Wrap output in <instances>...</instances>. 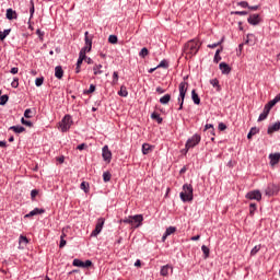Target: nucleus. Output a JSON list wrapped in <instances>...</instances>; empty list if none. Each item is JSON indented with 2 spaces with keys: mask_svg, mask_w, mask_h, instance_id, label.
Here are the masks:
<instances>
[{
  "mask_svg": "<svg viewBox=\"0 0 280 280\" xmlns=\"http://www.w3.org/2000/svg\"><path fill=\"white\" fill-rule=\"evenodd\" d=\"M202 44H198V40L191 39L188 43L185 44L184 46V51L187 56H196L198 51H200V47Z\"/></svg>",
  "mask_w": 280,
  "mask_h": 280,
  "instance_id": "1",
  "label": "nucleus"
},
{
  "mask_svg": "<svg viewBox=\"0 0 280 280\" xmlns=\"http://www.w3.org/2000/svg\"><path fill=\"white\" fill-rule=\"evenodd\" d=\"M179 198L183 202H191L194 200V186L191 184H184Z\"/></svg>",
  "mask_w": 280,
  "mask_h": 280,
  "instance_id": "2",
  "label": "nucleus"
},
{
  "mask_svg": "<svg viewBox=\"0 0 280 280\" xmlns=\"http://www.w3.org/2000/svg\"><path fill=\"white\" fill-rule=\"evenodd\" d=\"M124 224H131L135 229H139L143 222V214H136L122 220Z\"/></svg>",
  "mask_w": 280,
  "mask_h": 280,
  "instance_id": "3",
  "label": "nucleus"
},
{
  "mask_svg": "<svg viewBox=\"0 0 280 280\" xmlns=\"http://www.w3.org/2000/svg\"><path fill=\"white\" fill-rule=\"evenodd\" d=\"M71 126H73V119L71 118V115L68 114L61 119L59 127L61 128V132H69Z\"/></svg>",
  "mask_w": 280,
  "mask_h": 280,
  "instance_id": "4",
  "label": "nucleus"
},
{
  "mask_svg": "<svg viewBox=\"0 0 280 280\" xmlns=\"http://www.w3.org/2000/svg\"><path fill=\"white\" fill-rule=\"evenodd\" d=\"M200 141H202V137L198 133H195L191 138H189L186 141V152H189L191 148H196V145H198Z\"/></svg>",
  "mask_w": 280,
  "mask_h": 280,
  "instance_id": "5",
  "label": "nucleus"
},
{
  "mask_svg": "<svg viewBox=\"0 0 280 280\" xmlns=\"http://www.w3.org/2000/svg\"><path fill=\"white\" fill-rule=\"evenodd\" d=\"M104 222H106V220L104 218H100L97 220L95 229L91 233V237H97V235H100V233H102V230L104 229Z\"/></svg>",
  "mask_w": 280,
  "mask_h": 280,
  "instance_id": "6",
  "label": "nucleus"
},
{
  "mask_svg": "<svg viewBox=\"0 0 280 280\" xmlns=\"http://www.w3.org/2000/svg\"><path fill=\"white\" fill-rule=\"evenodd\" d=\"M104 222H106V220L104 218H100L97 220L95 229L91 233V237H97V235H100V233H102V230L104 229Z\"/></svg>",
  "mask_w": 280,
  "mask_h": 280,
  "instance_id": "7",
  "label": "nucleus"
},
{
  "mask_svg": "<svg viewBox=\"0 0 280 280\" xmlns=\"http://www.w3.org/2000/svg\"><path fill=\"white\" fill-rule=\"evenodd\" d=\"M245 198H247V200H257V202H259L261 200V191L252 190L246 194Z\"/></svg>",
  "mask_w": 280,
  "mask_h": 280,
  "instance_id": "8",
  "label": "nucleus"
},
{
  "mask_svg": "<svg viewBox=\"0 0 280 280\" xmlns=\"http://www.w3.org/2000/svg\"><path fill=\"white\" fill-rule=\"evenodd\" d=\"M266 196H276L279 194V186L275 184H268L267 188L265 189Z\"/></svg>",
  "mask_w": 280,
  "mask_h": 280,
  "instance_id": "9",
  "label": "nucleus"
},
{
  "mask_svg": "<svg viewBox=\"0 0 280 280\" xmlns=\"http://www.w3.org/2000/svg\"><path fill=\"white\" fill-rule=\"evenodd\" d=\"M102 156H103L104 161H107V163H110V161L113 159V152H110V150L108 149V145L103 147Z\"/></svg>",
  "mask_w": 280,
  "mask_h": 280,
  "instance_id": "10",
  "label": "nucleus"
},
{
  "mask_svg": "<svg viewBox=\"0 0 280 280\" xmlns=\"http://www.w3.org/2000/svg\"><path fill=\"white\" fill-rule=\"evenodd\" d=\"M247 22L249 23V25H259V23H261V18L259 16V14H250L247 19Z\"/></svg>",
  "mask_w": 280,
  "mask_h": 280,
  "instance_id": "11",
  "label": "nucleus"
},
{
  "mask_svg": "<svg viewBox=\"0 0 280 280\" xmlns=\"http://www.w3.org/2000/svg\"><path fill=\"white\" fill-rule=\"evenodd\" d=\"M269 160H270L271 167H275V165H278L280 161V153H270Z\"/></svg>",
  "mask_w": 280,
  "mask_h": 280,
  "instance_id": "12",
  "label": "nucleus"
},
{
  "mask_svg": "<svg viewBox=\"0 0 280 280\" xmlns=\"http://www.w3.org/2000/svg\"><path fill=\"white\" fill-rule=\"evenodd\" d=\"M219 69L223 73V75H229V73H231V66H229V63L226 62H221L219 65Z\"/></svg>",
  "mask_w": 280,
  "mask_h": 280,
  "instance_id": "13",
  "label": "nucleus"
},
{
  "mask_svg": "<svg viewBox=\"0 0 280 280\" xmlns=\"http://www.w3.org/2000/svg\"><path fill=\"white\" fill-rule=\"evenodd\" d=\"M42 213H45V209L35 208L30 213L25 214L24 218H34V215H42Z\"/></svg>",
  "mask_w": 280,
  "mask_h": 280,
  "instance_id": "14",
  "label": "nucleus"
},
{
  "mask_svg": "<svg viewBox=\"0 0 280 280\" xmlns=\"http://www.w3.org/2000/svg\"><path fill=\"white\" fill-rule=\"evenodd\" d=\"M280 130V121L275 122L273 125H270L267 129V133L272 135L275 132H279Z\"/></svg>",
  "mask_w": 280,
  "mask_h": 280,
  "instance_id": "15",
  "label": "nucleus"
},
{
  "mask_svg": "<svg viewBox=\"0 0 280 280\" xmlns=\"http://www.w3.org/2000/svg\"><path fill=\"white\" fill-rule=\"evenodd\" d=\"M5 16L9 21H14V19H19V14L13 9H7Z\"/></svg>",
  "mask_w": 280,
  "mask_h": 280,
  "instance_id": "16",
  "label": "nucleus"
},
{
  "mask_svg": "<svg viewBox=\"0 0 280 280\" xmlns=\"http://www.w3.org/2000/svg\"><path fill=\"white\" fill-rule=\"evenodd\" d=\"M170 270H171V272H172V270H174L172 265L162 266L161 271H160L161 277H167V275H170Z\"/></svg>",
  "mask_w": 280,
  "mask_h": 280,
  "instance_id": "17",
  "label": "nucleus"
},
{
  "mask_svg": "<svg viewBox=\"0 0 280 280\" xmlns=\"http://www.w3.org/2000/svg\"><path fill=\"white\" fill-rule=\"evenodd\" d=\"M268 115H270V108L265 105L262 113L258 117V121H264L268 119Z\"/></svg>",
  "mask_w": 280,
  "mask_h": 280,
  "instance_id": "18",
  "label": "nucleus"
},
{
  "mask_svg": "<svg viewBox=\"0 0 280 280\" xmlns=\"http://www.w3.org/2000/svg\"><path fill=\"white\" fill-rule=\"evenodd\" d=\"M63 77H65V70H62V66H57L55 68V78H57V80H62Z\"/></svg>",
  "mask_w": 280,
  "mask_h": 280,
  "instance_id": "19",
  "label": "nucleus"
},
{
  "mask_svg": "<svg viewBox=\"0 0 280 280\" xmlns=\"http://www.w3.org/2000/svg\"><path fill=\"white\" fill-rule=\"evenodd\" d=\"M187 89H189V83L188 82H180L179 83V95H187Z\"/></svg>",
  "mask_w": 280,
  "mask_h": 280,
  "instance_id": "20",
  "label": "nucleus"
},
{
  "mask_svg": "<svg viewBox=\"0 0 280 280\" xmlns=\"http://www.w3.org/2000/svg\"><path fill=\"white\" fill-rule=\"evenodd\" d=\"M279 102H280V96L278 94V95H276V97L273 100L269 101L265 106H268L269 109L272 110V107L277 106V104H279Z\"/></svg>",
  "mask_w": 280,
  "mask_h": 280,
  "instance_id": "21",
  "label": "nucleus"
},
{
  "mask_svg": "<svg viewBox=\"0 0 280 280\" xmlns=\"http://www.w3.org/2000/svg\"><path fill=\"white\" fill-rule=\"evenodd\" d=\"M84 36L85 47H89V49H93V37H89V32H85Z\"/></svg>",
  "mask_w": 280,
  "mask_h": 280,
  "instance_id": "22",
  "label": "nucleus"
},
{
  "mask_svg": "<svg viewBox=\"0 0 280 280\" xmlns=\"http://www.w3.org/2000/svg\"><path fill=\"white\" fill-rule=\"evenodd\" d=\"M191 100H192L194 104H196L197 106H200V96L198 95L196 90L191 91Z\"/></svg>",
  "mask_w": 280,
  "mask_h": 280,
  "instance_id": "23",
  "label": "nucleus"
},
{
  "mask_svg": "<svg viewBox=\"0 0 280 280\" xmlns=\"http://www.w3.org/2000/svg\"><path fill=\"white\" fill-rule=\"evenodd\" d=\"M9 130H13V132H15V135H21V132H25V127L23 126H11L9 128Z\"/></svg>",
  "mask_w": 280,
  "mask_h": 280,
  "instance_id": "24",
  "label": "nucleus"
},
{
  "mask_svg": "<svg viewBox=\"0 0 280 280\" xmlns=\"http://www.w3.org/2000/svg\"><path fill=\"white\" fill-rule=\"evenodd\" d=\"M210 84L217 89V92L220 93L222 91V86L220 85V81L218 79L210 80Z\"/></svg>",
  "mask_w": 280,
  "mask_h": 280,
  "instance_id": "25",
  "label": "nucleus"
},
{
  "mask_svg": "<svg viewBox=\"0 0 280 280\" xmlns=\"http://www.w3.org/2000/svg\"><path fill=\"white\" fill-rule=\"evenodd\" d=\"M151 119H153L154 121H158V124H163V117H161V114L153 112L151 114Z\"/></svg>",
  "mask_w": 280,
  "mask_h": 280,
  "instance_id": "26",
  "label": "nucleus"
},
{
  "mask_svg": "<svg viewBox=\"0 0 280 280\" xmlns=\"http://www.w3.org/2000/svg\"><path fill=\"white\" fill-rule=\"evenodd\" d=\"M255 135H259V128L257 127H252L249 132L247 133V139H253Z\"/></svg>",
  "mask_w": 280,
  "mask_h": 280,
  "instance_id": "27",
  "label": "nucleus"
},
{
  "mask_svg": "<svg viewBox=\"0 0 280 280\" xmlns=\"http://www.w3.org/2000/svg\"><path fill=\"white\" fill-rule=\"evenodd\" d=\"M171 100H172V94H165L160 98V104H164V105L170 104Z\"/></svg>",
  "mask_w": 280,
  "mask_h": 280,
  "instance_id": "28",
  "label": "nucleus"
},
{
  "mask_svg": "<svg viewBox=\"0 0 280 280\" xmlns=\"http://www.w3.org/2000/svg\"><path fill=\"white\" fill-rule=\"evenodd\" d=\"M10 32H12V28H7L3 32L0 31V43L3 42L4 38H8V36H10Z\"/></svg>",
  "mask_w": 280,
  "mask_h": 280,
  "instance_id": "29",
  "label": "nucleus"
},
{
  "mask_svg": "<svg viewBox=\"0 0 280 280\" xmlns=\"http://www.w3.org/2000/svg\"><path fill=\"white\" fill-rule=\"evenodd\" d=\"M150 152H152V145H150L149 143H143L142 144V154H150Z\"/></svg>",
  "mask_w": 280,
  "mask_h": 280,
  "instance_id": "30",
  "label": "nucleus"
},
{
  "mask_svg": "<svg viewBox=\"0 0 280 280\" xmlns=\"http://www.w3.org/2000/svg\"><path fill=\"white\" fill-rule=\"evenodd\" d=\"M102 65H95L93 67V71H94V75H102V73H104V71H102Z\"/></svg>",
  "mask_w": 280,
  "mask_h": 280,
  "instance_id": "31",
  "label": "nucleus"
},
{
  "mask_svg": "<svg viewBox=\"0 0 280 280\" xmlns=\"http://www.w3.org/2000/svg\"><path fill=\"white\" fill-rule=\"evenodd\" d=\"M118 95L120 97H128V90L126 89V85L120 86V91L118 92Z\"/></svg>",
  "mask_w": 280,
  "mask_h": 280,
  "instance_id": "32",
  "label": "nucleus"
},
{
  "mask_svg": "<svg viewBox=\"0 0 280 280\" xmlns=\"http://www.w3.org/2000/svg\"><path fill=\"white\" fill-rule=\"evenodd\" d=\"M201 250L203 253V257L205 259H209V255L211 253V249H209V247H207L206 245H202L201 246Z\"/></svg>",
  "mask_w": 280,
  "mask_h": 280,
  "instance_id": "33",
  "label": "nucleus"
},
{
  "mask_svg": "<svg viewBox=\"0 0 280 280\" xmlns=\"http://www.w3.org/2000/svg\"><path fill=\"white\" fill-rule=\"evenodd\" d=\"M170 63L167 62V60L163 59L158 66L156 69H168Z\"/></svg>",
  "mask_w": 280,
  "mask_h": 280,
  "instance_id": "34",
  "label": "nucleus"
},
{
  "mask_svg": "<svg viewBox=\"0 0 280 280\" xmlns=\"http://www.w3.org/2000/svg\"><path fill=\"white\" fill-rule=\"evenodd\" d=\"M9 100H10V96H8V94L0 96V106H5Z\"/></svg>",
  "mask_w": 280,
  "mask_h": 280,
  "instance_id": "35",
  "label": "nucleus"
},
{
  "mask_svg": "<svg viewBox=\"0 0 280 280\" xmlns=\"http://www.w3.org/2000/svg\"><path fill=\"white\" fill-rule=\"evenodd\" d=\"M72 266H74V267H77V268H83L84 261H82L81 259L75 258V259L72 261Z\"/></svg>",
  "mask_w": 280,
  "mask_h": 280,
  "instance_id": "36",
  "label": "nucleus"
},
{
  "mask_svg": "<svg viewBox=\"0 0 280 280\" xmlns=\"http://www.w3.org/2000/svg\"><path fill=\"white\" fill-rule=\"evenodd\" d=\"M232 16L236 15V16H246L248 14V11H231L230 13Z\"/></svg>",
  "mask_w": 280,
  "mask_h": 280,
  "instance_id": "37",
  "label": "nucleus"
},
{
  "mask_svg": "<svg viewBox=\"0 0 280 280\" xmlns=\"http://www.w3.org/2000/svg\"><path fill=\"white\" fill-rule=\"evenodd\" d=\"M149 55H150V50H148L147 47H143V48L140 50V52H139L140 58H145V57L149 56Z\"/></svg>",
  "mask_w": 280,
  "mask_h": 280,
  "instance_id": "38",
  "label": "nucleus"
},
{
  "mask_svg": "<svg viewBox=\"0 0 280 280\" xmlns=\"http://www.w3.org/2000/svg\"><path fill=\"white\" fill-rule=\"evenodd\" d=\"M110 178H113V175L110 174V172H104L103 173L104 183H109Z\"/></svg>",
  "mask_w": 280,
  "mask_h": 280,
  "instance_id": "39",
  "label": "nucleus"
},
{
  "mask_svg": "<svg viewBox=\"0 0 280 280\" xmlns=\"http://www.w3.org/2000/svg\"><path fill=\"white\" fill-rule=\"evenodd\" d=\"M21 124L23 126H27L28 128H34V122H32L31 120H26L25 118H21Z\"/></svg>",
  "mask_w": 280,
  "mask_h": 280,
  "instance_id": "40",
  "label": "nucleus"
},
{
  "mask_svg": "<svg viewBox=\"0 0 280 280\" xmlns=\"http://www.w3.org/2000/svg\"><path fill=\"white\" fill-rule=\"evenodd\" d=\"M259 250H261V245H256L252 250H250V256L255 257V255H257V253H259Z\"/></svg>",
  "mask_w": 280,
  "mask_h": 280,
  "instance_id": "41",
  "label": "nucleus"
},
{
  "mask_svg": "<svg viewBox=\"0 0 280 280\" xmlns=\"http://www.w3.org/2000/svg\"><path fill=\"white\" fill-rule=\"evenodd\" d=\"M108 43H110V45H117L118 43L117 35H109Z\"/></svg>",
  "mask_w": 280,
  "mask_h": 280,
  "instance_id": "42",
  "label": "nucleus"
},
{
  "mask_svg": "<svg viewBox=\"0 0 280 280\" xmlns=\"http://www.w3.org/2000/svg\"><path fill=\"white\" fill-rule=\"evenodd\" d=\"M255 211H257V203L249 205V215H255Z\"/></svg>",
  "mask_w": 280,
  "mask_h": 280,
  "instance_id": "43",
  "label": "nucleus"
},
{
  "mask_svg": "<svg viewBox=\"0 0 280 280\" xmlns=\"http://www.w3.org/2000/svg\"><path fill=\"white\" fill-rule=\"evenodd\" d=\"M80 188L85 192L89 194V183L82 182Z\"/></svg>",
  "mask_w": 280,
  "mask_h": 280,
  "instance_id": "44",
  "label": "nucleus"
},
{
  "mask_svg": "<svg viewBox=\"0 0 280 280\" xmlns=\"http://www.w3.org/2000/svg\"><path fill=\"white\" fill-rule=\"evenodd\" d=\"M20 244H24L26 246V244H30V240H27V236L24 235H20V240H19Z\"/></svg>",
  "mask_w": 280,
  "mask_h": 280,
  "instance_id": "45",
  "label": "nucleus"
},
{
  "mask_svg": "<svg viewBox=\"0 0 280 280\" xmlns=\"http://www.w3.org/2000/svg\"><path fill=\"white\" fill-rule=\"evenodd\" d=\"M119 82V72L114 71L113 73V84H117Z\"/></svg>",
  "mask_w": 280,
  "mask_h": 280,
  "instance_id": "46",
  "label": "nucleus"
},
{
  "mask_svg": "<svg viewBox=\"0 0 280 280\" xmlns=\"http://www.w3.org/2000/svg\"><path fill=\"white\" fill-rule=\"evenodd\" d=\"M207 130H211V131H210L211 135H215V129L213 128V125L207 124V125L205 126V131H207Z\"/></svg>",
  "mask_w": 280,
  "mask_h": 280,
  "instance_id": "47",
  "label": "nucleus"
},
{
  "mask_svg": "<svg viewBox=\"0 0 280 280\" xmlns=\"http://www.w3.org/2000/svg\"><path fill=\"white\" fill-rule=\"evenodd\" d=\"M165 233H166V235L170 236V235L176 233V228L175 226H170V228L166 229Z\"/></svg>",
  "mask_w": 280,
  "mask_h": 280,
  "instance_id": "48",
  "label": "nucleus"
},
{
  "mask_svg": "<svg viewBox=\"0 0 280 280\" xmlns=\"http://www.w3.org/2000/svg\"><path fill=\"white\" fill-rule=\"evenodd\" d=\"M91 93H95V84H91L90 89L84 91L85 95H91Z\"/></svg>",
  "mask_w": 280,
  "mask_h": 280,
  "instance_id": "49",
  "label": "nucleus"
},
{
  "mask_svg": "<svg viewBox=\"0 0 280 280\" xmlns=\"http://www.w3.org/2000/svg\"><path fill=\"white\" fill-rule=\"evenodd\" d=\"M43 82H45V78L40 77L35 80V86H43Z\"/></svg>",
  "mask_w": 280,
  "mask_h": 280,
  "instance_id": "50",
  "label": "nucleus"
},
{
  "mask_svg": "<svg viewBox=\"0 0 280 280\" xmlns=\"http://www.w3.org/2000/svg\"><path fill=\"white\" fill-rule=\"evenodd\" d=\"M24 117L25 119H32V109L27 108L24 110Z\"/></svg>",
  "mask_w": 280,
  "mask_h": 280,
  "instance_id": "51",
  "label": "nucleus"
},
{
  "mask_svg": "<svg viewBox=\"0 0 280 280\" xmlns=\"http://www.w3.org/2000/svg\"><path fill=\"white\" fill-rule=\"evenodd\" d=\"M12 89H19V78H14L11 83Z\"/></svg>",
  "mask_w": 280,
  "mask_h": 280,
  "instance_id": "52",
  "label": "nucleus"
},
{
  "mask_svg": "<svg viewBox=\"0 0 280 280\" xmlns=\"http://www.w3.org/2000/svg\"><path fill=\"white\" fill-rule=\"evenodd\" d=\"M36 34L40 40H43L45 36V32L40 31V28H37Z\"/></svg>",
  "mask_w": 280,
  "mask_h": 280,
  "instance_id": "53",
  "label": "nucleus"
},
{
  "mask_svg": "<svg viewBox=\"0 0 280 280\" xmlns=\"http://www.w3.org/2000/svg\"><path fill=\"white\" fill-rule=\"evenodd\" d=\"M67 246V240L60 237L59 248H65Z\"/></svg>",
  "mask_w": 280,
  "mask_h": 280,
  "instance_id": "54",
  "label": "nucleus"
},
{
  "mask_svg": "<svg viewBox=\"0 0 280 280\" xmlns=\"http://www.w3.org/2000/svg\"><path fill=\"white\" fill-rule=\"evenodd\" d=\"M91 266H93V261L91 260L83 261V268H91Z\"/></svg>",
  "mask_w": 280,
  "mask_h": 280,
  "instance_id": "55",
  "label": "nucleus"
},
{
  "mask_svg": "<svg viewBox=\"0 0 280 280\" xmlns=\"http://www.w3.org/2000/svg\"><path fill=\"white\" fill-rule=\"evenodd\" d=\"M37 196H38V189H33V190L31 191V198H32V200H34Z\"/></svg>",
  "mask_w": 280,
  "mask_h": 280,
  "instance_id": "56",
  "label": "nucleus"
},
{
  "mask_svg": "<svg viewBox=\"0 0 280 280\" xmlns=\"http://www.w3.org/2000/svg\"><path fill=\"white\" fill-rule=\"evenodd\" d=\"M185 97H186V94H179V96L177 98V102L182 103V104H185Z\"/></svg>",
  "mask_w": 280,
  "mask_h": 280,
  "instance_id": "57",
  "label": "nucleus"
},
{
  "mask_svg": "<svg viewBox=\"0 0 280 280\" xmlns=\"http://www.w3.org/2000/svg\"><path fill=\"white\" fill-rule=\"evenodd\" d=\"M220 60H222V57L220 55H218V54H214L213 62L215 65H218V62H220Z\"/></svg>",
  "mask_w": 280,
  "mask_h": 280,
  "instance_id": "58",
  "label": "nucleus"
},
{
  "mask_svg": "<svg viewBox=\"0 0 280 280\" xmlns=\"http://www.w3.org/2000/svg\"><path fill=\"white\" fill-rule=\"evenodd\" d=\"M86 148H89V145H86V143H81V144H79V145L77 147V150L82 151V150H86Z\"/></svg>",
  "mask_w": 280,
  "mask_h": 280,
  "instance_id": "59",
  "label": "nucleus"
},
{
  "mask_svg": "<svg viewBox=\"0 0 280 280\" xmlns=\"http://www.w3.org/2000/svg\"><path fill=\"white\" fill-rule=\"evenodd\" d=\"M237 5H240L241 8H248V2L247 1H241V2H237Z\"/></svg>",
  "mask_w": 280,
  "mask_h": 280,
  "instance_id": "60",
  "label": "nucleus"
},
{
  "mask_svg": "<svg viewBox=\"0 0 280 280\" xmlns=\"http://www.w3.org/2000/svg\"><path fill=\"white\" fill-rule=\"evenodd\" d=\"M215 47H220V43H214V44H209L208 45L209 49H215Z\"/></svg>",
  "mask_w": 280,
  "mask_h": 280,
  "instance_id": "61",
  "label": "nucleus"
},
{
  "mask_svg": "<svg viewBox=\"0 0 280 280\" xmlns=\"http://www.w3.org/2000/svg\"><path fill=\"white\" fill-rule=\"evenodd\" d=\"M219 130L224 131L226 130V125L224 122L219 124Z\"/></svg>",
  "mask_w": 280,
  "mask_h": 280,
  "instance_id": "62",
  "label": "nucleus"
},
{
  "mask_svg": "<svg viewBox=\"0 0 280 280\" xmlns=\"http://www.w3.org/2000/svg\"><path fill=\"white\" fill-rule=\"evenodd\" d=\"M10 73H12V75H16V73H19V68H11Z\"/></svg>",
  "mask_w": 280,
  "mask_h": 280,
  "instance_id": "63",
  "label": "nucleus"
},
{
  "mask_svg": "<svg viewBox=\"0 0 280 280\" xmlns=\"http://www.w3.org/2000/svg\"><path fill=\"white\" fill-rule=\"evenodd\" d=\"M79 59L86 60V54H84V51H80Z\"/></svg>",
  "mask_w": 280,
  "mask_h": 280,
  "instance_id": "64",
  "label": "nucleus"
}]
</instances>
